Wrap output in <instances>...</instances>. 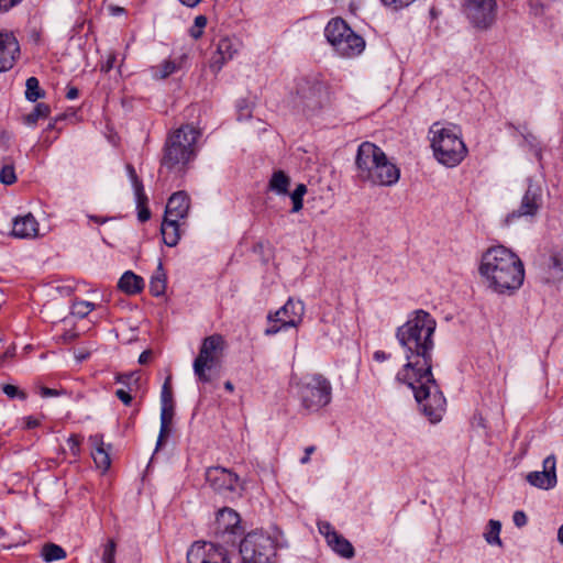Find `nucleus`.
<instances>
[{
  "instance_id": "1",
  "label": "nucleus",
  "mask_w": 563,
  "mask_h": 563,
  "mask_svg": "<svg viewBox=\"0 0 563 563\" xmlns=\"http://www.w3.org/2000/svg\"><path fill=\"white\" fill-rule=\"evenodd\" d=\"M435 320L424 310H416L396 338L405 351L406 363L397 372V382L407 385L430 422H439L445 412L446 400L432 374V340Z\"/></svg>"
},
{
  "instance_id": "2",
  "label": "nucleus",
  "mask_w": 563,
  "mask_h": 563,
  "mask_svg": "<svg viewBox=\"0 0 563 563\" xmlns=\"http://www.w3.org/2000/svg\"><path fill=\"white\" fill-rule=\"evenodd\" d=\"M478 272L487 288L498 295H514L525 280L522 261L503 245L489 247L483 253Z\"/></svg>"
},
{
  "instance_id": "3",
  "label": "nucleus",
  "mask_w": 563,
  "mask_h": 563,
  "mask_svg": "<svg viewBox=\"0 0 563 563\" xmlns=\"http://www.w3.org/2000/svg\"><path fill=\"white\" fill-rule=\"evenodd\" d=\"M355 166L358 180L373 186L390 187L400 178L398 166L388 159L379 146L372 142L360 144Z\"/></svg>"
},
{
  "instance_id": "4",
  "label": "nucleus",
  "mask_w": 563,
  "mask_h": 563,
  "mask_svg": "<svg viewBox=\"0 0 563 563\" xmlns=\"http://www.w3.org/2000/svg\"><path fill=\"white\" fill-rule=\"evenodd\" d=\"M429 140L434 158L445 167H456L467 155L461 129L455 124L434 122L429 130Z\"/></svg>"
},
{
  "instance_id": "5",
  "label": "nucleus",
  "mask_w": 563,
  "mask_h": 563,
  "mask_svg": "<svg viewBox=\"0 0 563 563\" xmlns=\"http://www.w3.org/2000/svg\"><path fill=\"white\" fill-rule=\"evenodd\" d=\"M199 137L200 131L190 124L173 131L165 142L162 168L169 172H184L196 156V143Z\"/></svg>"
},
{
  "instance_id": "6",
  "label": "nucleus",
  "mask_w": 563,
  "mask_h": 563,
  "mask_svg": "<svg viewBox=\"0 0 563 563\" xmlns=\"http://www.w3.org/2000/svg\"><path fill=\"white\" fill-rule=\"evenodd\" d=\"M296 396L307 412H318L332 399V386L321 374H307L295 383Z\"/></svg>"
},
{
  "instance_id": "7",
  "label": "nucleus",
  "mask_w": 563,
  "mask_h": 563,
  "mask_svg": "<svg viewBox=\"0 0 563 563\" xmlns=\"http://www.w3.org/2000/svg\"><path fill=\"white\" fill-rule=\"evenodd\" d=\"M324 34L335 52L343 57L360 55L365 48L364 38L341 18L332 19L325 26Z\"/></svg>"
},
{
  "instance_id": "8",
  "label": "nucleus",
  "mask_w": 563,
  "mask_h": 563,
  "mask_svg": "<svg viewBox=\"0 0 563 563\" xmlns=\"http://www.w3.org/2000/svg\"><path fill=\"white\" fill-rule=\"evenodd\" d=\"M224 349L225 340L221 334H212L203 339L198 356L192 364L194 373L199 382H210L211 378L207 371H210L220 362Z\"/></svg>"
},
{
  "instance_id": "9",
  "label": "nucleus",
  "mask_w": 563,
  "mask_h": 563,
  "mask_svg": "<svg viewBox=\"0 0 563 563\" xmlns=\"http://www.w3.org/2000/svg\"><path fill=\"white\" fill-rule=\"evenodd\" d=\"M461 11L474 30L483 32L495 25L498 3L497 0H461Z\"/></svg>"
},
{
  "instance_id": "10",
  "label": "nucleus",
  "mask_w": 563,
  "mask_h": 563,
  "mask_svg": "<svg viewBox=\"0 0 563 563\" xmlns=\"http://www.w3.org/2000/svg\"><path fill=\"white\" fill-rule=\"evenodd\" d=\"M243 563H271L275 555L274 540L262 532H251L240 544Z\"/></svg>"
},
{
  "instance_id": "11",
  "label": "nucleus",
  "mask_w": 563,
  "mask_h": 563,
  "mask_svg": "<svg viewBox=\"0 0 563 563\" xmlns=\"http://www.w3.org/2000/svg\"><path fill=\"white\" fill-rule=\"evenodd\" d=\"M303 313V302L289 298L280 309L274 314L268 316L269 327L265 330V334L273 335L283 329L298 327L302 320Z\"/></svg>"
},
{
  "instance_id": "12",
  "label": "nucleus",
  "mask_w": 563,
  "mask_h": 563,
  "mask_svg": "<svg viewBox=\"0 0 563 563\" xmlns=\"http://www.w3.org/2000/svg\"><path fill=\"white\" fill-rule=\"evenodd\" d=\"M206 481L214 492L224 496L236 493L240 486L239 476L224 467H209L206 472Z\"/></svg>"
},
{
  "instance_id": "13",
  "label": "nucleus",
  "mask_w": 563,
  "mask_h": 563,
  "mask_svg": "<svg viewBox=\"0 0 563 563\" xmlns=\"http://www.w3.org/2000/svg\"><path fill=\"white\" fill-rule=\"evenodd\" d=\"M187 563H230L224 548L207 542H196L187 553Z\"/></svg>"
},
{
  "instance_id": "14",
  "label": "nucleus",
  "mask_w": 563,
  "mask_h": 563,
  "mask_svg": "<svg viewBox=\"0 0 563 563\" xmlns=\"http://www.w3.org/2000/svg\"><path fill=\"white\" fill-rule=\"evenodd\" d=\"M20 44L10 31H0V73L13 68L20 57Z\"/></svg>"
},
{
  "instance_id": "15",
  "label": "nucleus",
  "mask_w": 563,
  "mask_h": 563,
  "mask_svg": "<svg viewBox=\"0 0 563 563\" xmlns=\"http://www.w3.org/2000/svg\"><path fill=\"white\" fill-rule=\"evenodd\" d=\"M527 481L538 488L550 489L556 484L555 457L548 456L543 461V471L531 472L527 475Z\"/></svg>"
},
{
  "instance_id": "16",
  "label": "nucleus",
  "mask_w": 563,
  "mask_h": 563,
  "mask_svg": "<svg viewBox=\"0 0 563 563\" xmlns=\"http://www.w3.org/2000/svg\"><path fill=\"white\" fill-rule=\"evenodd\" d=\"M239 51V42L234 38L222 37L217 44V51L211 57L210 69L218 74L223 65L233 58Z\"/></svg>"
},
{
  "instance_id": "17",
  "label": "nucleus",
  "mask_w": 563,
  "mask_h": 563,
  "mask_svg": "<svg viewBox=\"0 0 563 563\" xmlns=\"http://www.w3.org/2000/svg\"><path fill=\"white\" fill-rule=\"evenodd\" d=\"M542 203V190L539 186L530 183L521 200V205L517 212L509 218L534 216Z\"/></svg>"
},
{
  "instance_id": "18",
  "label": "nucleus",
  "mask_w": 563,
  "mask_h": 563,
  "mask_svg": "<svg viewBox=\"0 0 563 563\" xmlns=\"http://www.w3.org/2000/svg\"><path fill=\"white\" fill-rule=\"evenodd\" d=\"M190 200L185 191H178L170 196L165 209L164 218L180 221L188 214Z\"/></svg>"
},
{
  "instance_id": "19",
  "label": "nucleus",
  "mask_w": 563,
  "mask_h": 563,
  "mask_svg": "<svg viewBox=\"0 0 563 563\" xmlns=\"http://www.w3.org/2000/svg\"><path fill=\"white\" fill-rule=\"evenodd\" d=\"M12 235L18 239H34L38 235V223L32 213L13 220Z\"/></svg>"
},
{
  "instance_id": "20",
  "label": "nucleus",
  "mask_w": 563,
  "mask_h": 563,
  "mask_svg": "<svg viewBox=\"0 0 563 563\" xmlns=\"http://www.w3.org/2000/svg\"><path fill=\"white\" fill-rule=\"evenodd\" d=\"M92 451L91 456L96 466L101 471H107L110 467L111 460L109 452L104 449L103 437L95 434L89 437Z\"/></svg>"
},
{
  "instance_id": "21",
  "label": "nucleus",
  "mask_w": 563,
  "mask_h": 563,
  "mask_svg": "<svg viewBox=\"0 0 563 563\" xmlns=\"http://www.w3.org/2000/svg\"><path fill=\"white\" fill-rule=\"evenodd\" d=\"M217 531L220 533H235L240 523L239 514L231 508H223L217 515Z\"/></svg>"
},
{
  "instance_id": "22",
  "label": "nucleus",
  "mask_w": 563,
  "mask_h": 563,
  "mask_svg": "<svg viewBox=\"0 0 563 563\" xmlns=\"http://www.w3.org/2000/svg\"><path fill=\"white\" fill-rule=\"evenodd\" d=\"M118 287L128 295H135L143 289L144 280L141 276L128 271L119 279Z\"/></svg>"
},
{
  "instance_id": "23",
  "label": "nucleus",
  "mask_w": 563,
  "mask_h": 563,
  "mask_svg": "<svg viewBox=\"0 0 563 563\" xmlns=\"http://www.w3.org/2000/svg\"><path fill=\"white\" fill-rule=\"evenodd\" d=\"M161 233L163 241L167 246L177 245L180 233H179V221L172 220V218H164L161 225Z\"/></svg>"
},
{
  "instance_id": "24",
  "label": "nucleus",
  "mask_w": 563,
  "mask_h": 563,
  "mask_svg": "<svg viewBox=\"0 0 563 563\" xmlns=\"http://www.w3.org/2000/svg\"><path fill=\"white\" fill-rule=\"evenodd\" d=\"M330 538L328 544L335 553L345 559L354 556V548L349 540L339 533H332Z\"/></svg>"
},
{
  "instance_id": "25",
  "label": "nucleus",
  "mask_w": 563,
  "mask_h": 563,
  "mask_svg": "<svg viewBox=\"0 0 563 563\" xmlns=\"http://www.w3.org/2000/svg\"><path fill=\"white\" fill-rule=\"evenodd\" d=\"M174 418V406L161 407V429L157 439V448H159L170 433V424Z\"/></svg>"
},
{
  "instance_id": "26",
  "label": "nucleus",
  "mask_w": 563,
  "mask_h": 563,
  "mask_svg": "<svg viewBox=\"0 0 563 563\" xmlns=\"http://www.w3.org/2000/svg\"><path fill=\"white\" fill-rule=\"evenodd\" d=\"M289 186L290 178L283 170L273 173L268 184V187L272 191L277 195H287L289 191Z\"/></svg>"
},
{
  "instance_id": "27",
  "label": "nucleus",
  "mask_w": 563,
  "mask_h": 563,
  "mask_svg": "<svg viewBox=\"0 0 563 563\" xmlns=\"http://www.w3.org/2000/svg\"><path fill=\"white\" fill-rule=\"evenodd\" d=\"M180 65L176 60L165 59L161 64L151 67L152 77L155 79H165L179 69Z\"/></svg>"
},
{
  "instance_id": "28",
  "label": "nucleus",
  "mask_w": 563,
  "mask_h": 563,
  "mask_svg": "<svg viewBox=\"0 0 563 563\" xmlns=\"http://www.w3.org/2000/svg\"><path fill=\"white\" fill-rule=\"evenodd\" d=\"M166 290V274L163 264L159 262L155 274L150 280V291L153 296H162Z\"/></svg>"
},
{
  "instance_id": "29",
  "label": "nucleus",
  "mask_w": 563,
  "mask_h": 563,
  "mask_svg": "<svg viewBox=\"0 0 563 563\" xmlns=\"http://www.w3.org/2000/svg\"><path fill=\"white\" fill-rule=\"evenodd\" d=\"M41 556L45 562L49 563L64 560L67 556V553L60 545L49 542L42 547Z\"/></svg>"
},
{
  "instance_id": "30",
  "label": "nucleus",
  "mask_w": 563,
  "mask_h": 563,
  "mask_svg": "<svg viewBox=\"0 0 563 563\" xmlns=\"http://www.w3.org/2000/svg\"><path fill=\"white\" fill-rule=\"evenodd\" d=\"M51 108L46 103H37L34 109L23 117V122L26 125L34 126L40 119H45L49 115Z\"/></svg>"
},
{
  "instance_id": "31",
  "label": "nucleus",
  "mask_w": 563,
  "mask_h": 563,
  "mask_svg": "<svg viewBox=\"0 0 563 563\" xmlns=\"http://www.w3.org/2000/svg\"><path fill=\"white\" fill-rule=\"evenodd\" d=\"M25 98L31 101L35 102L38 99L44 98L45 91L40 87V81L36 77H30L26 79L25 82Z\"/></svg>"
},
{
  "instance_id": "32",
  "label": "nucleus",
  "mask_w": 563,
  "mask_h": 563,
  "mask_svg": "<svg viewBox=\"0 0 563 563\" xmlns=\"http://www.w3.org/2000/svg\"><path fill=\"white\" fill-rule=\"evenodd\" d=\"M126 169H128V173H129V177H130V179L132 181V186H133V189H134V195H135V198H136V202L142 205L146 200V195L144 192L143 184L140 180V178L137 177L136 172H135V169H134V167L132 165H128Z\"/></svg>"
},
{
  "instance_id": "33",
  "label": "nucleus",
  "mask_w": 563,
  "mask_h": 563,
  "mask_svg": "<svg viewBox=\"0 0 563 563\" xmlns=\"http://www.w3.org/2000/svg\"><path fill=\"white\" fill-rule=\"evenodd\" d=\"M501 523L497 520H489L487 531L484 533L485 540L488 544L501 545L499 533Z\"/></svg>"
},
{
  "instance_id": "34",
  "label": "nucleus",
  "mask_w": 563,
  "mask_h": 563,
  "mask_svg": "<svg viewBox=\"0 0 563 563\" xmlns=\"http://www.w3.org/2000/svg\"><path fill=\"white\" fill-rule=\"evenodd\" d=\"M207 22H208V20L205 15H197L194 20V24L189 29V35L194 40L200 38L203 34V30L207 25Z\"/></svg>"
},
{
  "instance_id": "35",
  "label": "nucleus",
  "mask_w": 563,
  "mask_h": 563,
  "mask_svg": "<svg viewBox=\"0 0 563 563\" xmlns=\"http://www.w3.org/2000/svg\"><path fill=\"white\" fill-rule=\"evenodd\" d=\"M95 308V305L89 301H76L71 307V313L79 318H85L88 316Z\"/></svg>"
},
{
  "instance_id": "36",
  "label": "nucleus",
  "mask_w": 563,
  "mask_h": 563,
  "mask_svg": "<svg viewBox=\"0 0 563 563\" xmlns=\"http://www.w3.org/2000/svg\"><path fill=\"white\" fill-rule=\"evenodd\" d=\"M0 181L7 186L13 185L16 181V175L12 164L2 166L0 169Z\"/></svg>"
},
{
  "instance_id": "37",
  "label": "nucleus",
  "mask_w": 563,
  "mask_h": 563,
  "mask_svg": "<svg viewBox=\"0 0 563 563\" xmlns=\"http://www.w3.org/2000/svg\"><path fill=\"white\" fill-rule=\"evenodd\" d=\"M115 551H117V544H115L114 540L110 539L103 545L102 556H101L102 563H115Z\"/></svg>"
},
{
  "instance_id": "38",
  "label": "nucleus",
  "mask_w": 563,
  "mask_h": 563,
  "mask_svg": "<svg viewBox=\"0 0 563 563\" xmlns=\"http://www.w3.org/2000/svg\"><path fill=\"white\" fill-rule=\"evenodd\" d=\"M161 405L162 407H169V406H174V402H173V391H172V387H170V377H168L163 387H162V391H161Z\"/></svg>"
},
{
  "instance_id": "39",
  "label": "nucleus",
  "mask_w": 563,
  "mask_h": 563,
  "mask_svg": "<svg viewBox=\"0 0 563 563\" xmlns=\"http://www.w3.org/2000/svg\"><path fill=\"white\" fill-rule=\"evenodd\" d=\"M380 1L385 7L391 9L394 11H398V10L409 7L416 0H380Z\"/></svg>"
},
{
  "instance_id": "40",
  "label": "nucleus",
  "mask_w": 563,
  "mask_h": 563,
  "mask_svg": "<svg viewBox=\"0 0 563 563\" xmlns=\"http://www.w3.org/2000/svg\"><path fill=\"white\" fill-rule=\"evenodd\" d=\"M2 390L3 393L9 397V398H20L22 400H25L26 399V394L22 390H20L16 386L14 385H4L2 387Z\"/></svg>"
},
{
  "instance_id": "41",
  "label": "nucleus",
  "mask_w": 563,
  "mask_h": 563,
  "mask_svg": "<svg viewBox=\"0 0 563 563\" xmlns=\"http://www.w3.org/2000/svg\"><path fill=\"white\" fill-rule=\"evenodd\" d=\"M69 450L74 456H78L80 453L81 438L77 434H71L67 440Z\"/></svg>"
},
{
  "instance_id": "42",
  "label": "nucleus",
  "mask_w": 563,
  "mask_h": 563,
  "mask_svg": "<svg viewBox=\"0 0 563 563\" xmlns=\"http://www.w3.org/2000/svg\"><path fill=\"white\" fill-rule=\"evenodd\" d=\"M318 528L320 533L325 537L327 542L331 540L330 537L332 533H338L329 522H319Z\"/></svg>"
},
{
  "instance_id": "43",
  "label": "nucleus",
  "mask_w": 563,
  "mask_h": 563,
  "mask_svg": "<svg viewBox=\"0 0 563 563\" xmlns=\"http://www.w3.org/2000/svg\"><path fill=\"white\" fill-rule=\"evenodd\" d=\"M115 380L118 383L129 385L131 380H134L136 383L139 380V375L135 372L130 374H119L117 375Z\"/></svg>"
},
{
  "instance_id": "44",
  "label": "nucleus",
  "mask_w": 563,
  "mask_h": 563,
  "mask_svg": "<svg viewBox=\"0 0 563 563\" xmlns=\"http://www.w3.org/2000/svg\"><path fill=\"white\" fill-rule=\"evenodd\" d=\"M146 201H147V199L142 205H140L137 202V207H139L137 218L141 222L147 221L151 217L150 209L145 206Z\"/></svg>"
},
{
  "instance_id": "45",
  "label": "nucleus",
  "mask_w": 563,
  "mask_h": 563,
  "mask_svg": "<svg viewBox=\"0 0 563 563\" xmlns=\"http://www.w3.org/2000/svg\"><path fill=\"white\" fill-rule=\"evenodd\" d=\"M512 520L518 528L525 527L528 521L526 514L521 510L515 511Z\"/></svg>"
},
{
  "instance_id": "46",
  "label": "nucleus",
  "mask_w": 563,
  "mask_h": 563,
  "mask_svg": "<svg viewBox=\"0 0 563 563\" xmlns=\"http://www.w3.org/2000/svg\"><path fill=\"white\" fill-rule=\"evenodd\" d=\"M290 198H291V201H292L291 212H294V213L299 212L302 209V206H303V203H302V199L303 198L301 196H298L294 191L290 195Z\"/></svg>"
},
{
  "instance_id": "47",
  "label": "nucleus",
  "mask_w": 563,
  "mask_h": 563,
  "mask_svg": "<svg viewBox=\"0 0 563 563\" xmlns=\"http://www.w3.org/2000/svg\"><path fill=\"white\" fill-rule=\"evenodd\" d=\"M21 1L22 0H0V13L9 11Z\"/></svg>"
},
{
  "instance_id": "48",
  "label": "nucleus",
  "mask_w": 563,
  "mask_h": 563,
  "mask_svg": "<svg viewBox=\"0 0 563 563\" xmlns=\"http://www.w3.org/2000/svg\"><path fill=\"white\" fill-rule=\"evenodd\" d=\"M115 396L125 405L129 406L132 402V397L129 391L124 389H118Z\"/></svg>"
},
{
  "instance_id": "49",
  "label": "nucleus",
  "mask_w": 563,
  "mask_h": 563,
  "mask_svg": "<svg viewBox=\"0 0 563 563\" xmlns=\"http://www.w3.org/2000/svg\"><path fill=\"white\" fill-rule=\"evenodd\" d=\"M60 394H62V391L57 390V389H53V388H48V387L40 388V396L43 398L55 397V396H59Z\"/></svg>"
},
{
  "instance_id": "50",
  "label": "nucleus",
  "mask_w": 563,
  "mask_h": 563,
  "mask_svg": "<svg viewBox=\"0 0 563 563\" xmlns=\"http://www.w3.org/2000/svg\"><path fill=\"white\" fill-rule=\"evenodd\" d=\"M15 355V346L11 345L7 349V351L0 355V365L7 360L12 358Z\"/></svg>"
},
{
  "instance_id": "51",
  "label": "nucleus",
  "mask_w": 563,
  "mask_h": 563,
  "mask_svg": "<svg viewBox=\"0 0 563 563\" xmlns=\"http://www.w3.org/2000/svg\"><path fill=\"white\" fill-rule=\"evenodd\" d=\"M373 358L378 362V363H383L385 361H388L390 358V354H387L386 352L384 351H376L373 355Z\"/></svg>"
},
{
  "instance_id": "52",
  "label": "nucleus",
  "mask_w": 563,
  "mask_h": 563,
  "mask_svg": "<svg viewBox=\"0 0 563 563\" xmlns=\"http://www.w3.org/2000/svg\"><path fill=\"white\" fill-rule=\"evenodd\" d=\"M316 451V446L310 445L305 449V455L301 457L300 462L302 464H307L310 460V455Z\"/></svg>"
},
{
  "instance_id": "53",
  "label": "nucleus",
  "mask_w": 563,
  "mask_h": 563,
  "mask_svg": "<svg viewBox=\"0 0 563 563\" xmlns=\"http://www.w3.org/2000/svg\"><path fill=\"white\" fill-rule=\"evenodd\" d=\"M151 357H152V351L146 350L141 353V355L139 357V363L142 365L147 364L150 362Z\"/></svg>"
},
{
  "instance_id": "54",
  "label": "nucleus",
  "mask_w": 563,
  "mask_h": 563,
  "mask_svg": "<svg viewBox=\"0 0 563 563\" xmlns=\"http://www.w3.org/2000/svg\"><path fill=\"white\" fill-rule=\"evenodd\" d=\"M114 62H115V56L110 55L107 63L101 67V69L103 71H109L113 67Z\"/></svg>"
},
{
  "instance_id": "55",
  "label": "nucleus",
  "mask_w": 563,
  "mask_h": 563,
  "mask_svg": "<svg viewBox=\"0 0 563 563\" xmlns=\"http://www.w3.org/2000/svg\"><path fill=\"white\" fill-rule=\"evenodd\" d=\"M79 95V91L76 87H69L66 93L67 99L73 100L76 99Z\"/></svg>"
},
{
  "instance_id": "56",
  "label": "nucleus",
  "mask_w": 563,
  "mask_h": 563,
  "mask_svg": "<svg viewBox=\"0 0 563 563\" xmlns=\"http://www.w3.org/2000/svg\"><path fill=\"white\" fill-rule=\"evenodd\" d=\"M37 426H38V421L36 419H34L33 417H27L25 419V427L27 429H33V428H35Z\"/></svg>"
},
{
  "instance_id": "57",
  "label": "nucleus",
  "mask_w": 563,
  "mask_h": 563,
  "mask_svg": "<svg viewBox=\"0 0 563 563\" xmlns=\"http://www.w3.org/2000/svg\"><path fill=\"white\" fill-rule=\"evenodd\" d=\"M295 194H297L298 196H301L303 198V196L306 195L307 192V187L306 185L303 184H299L296 189L294 190Z\"/></svg>"
},
{
  "instance_id": "58",
  "label": "nucleus",
  "mask_w": 563,
  "mask_h": 563,
  "mask_svg": "<svg viewBox=\"0 0 563 563\" xmlns=\"http://www.w3.org/2000/svg\"><path fill=\"white\" fill-rule=\"evenodd\" d=\"M184 5L189 8L196 7L201 0H179Z\"/></svg>"
},
{
  "instance_id": "59",
  "label": "nucleus",
  "mask_w": 563,
  "mask_h": 563,
  "mask_svg": "<svg viewBox=\"0 0 563 563\" xmlns=\"http://www.w3.org/2000/svg\"><path fill=\"white\" fill-rule=\"evenodd\" d=\"M224 388H225L228 391H230V393H232V391L234 390V386H233V384H232L230 380H228V382H225V383H224Z\"/></svg>"
},
{
  "instance_id": "60",
  "label": "nucleus",
  "mask_w": 563,
  "mask_h": 563,
  "mask_svg": "<svg viewBox=\"0 0 563 563\" xmlns=\"http://www.w3.org/2000/svg\"><path fill=\"white\" fill-rule=\"evenodd\" d=\"M113 14H121L124 12V9L121 7H113L112 9Z\"/></svg>"
},
{
  "instance_id": "61",
  "label": "nucleus",
  "mask_w": 563,
  "mask_h": 563,
  "mask_svg": "<svg viewBox=\"0 0 563 563\" xmlns=\"http://www.w3.org/2000/svg\"><path fill=\"white\" fill-rule=\"evenodd\" d=\"M558 539L563 544V525L560 527L558 531Z\"/></svg>"
},
{
  "instance_id": "62",
  "label": "nucleus",
  "mask_w": 563,
  "mask_h": 563,
  "mask_svg": "<svg viewBox=\"0 0 563 563\" xmlns=\"http://www.w3.org/2000/svg\"><path fill=\"white\" fill-rule=\"evenodd\" d=\"M4 536H5V531L2 528H0V538H2Z\"/></svg>"
}]
</instances>
